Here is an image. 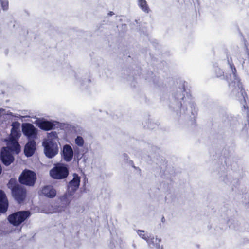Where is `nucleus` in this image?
Returning a JSON list of instances; mask_svg holds the SVG:
<instances>
[{
	"label": "nucleus",
	"mask_w": 249,
	"mask_h": 249,
	"mask_svg": "<svg viewBox=\"0 0 249 249\" xmlns=\"http://www.w3.org/2000/svg\"><path fill=\"white\" fill-rule=\"evenodd\" d=\"M20 125V124L18 122L12 123L9 141L7 142V146L3 147L1 150V159L3 164L6 166L9 165L14 160V157L11 152L15 151L17 154L20 152V147L18 142V139L21 135Z\"/></svg>",
	"instance_id": "nucleus-1"
},
{
	"label": "nucleus",
	"mask_w": 249,
	"mask_h": 249,
	"mask_svg": "<svg viewBox=\"0 0 249 249\" xmlns=\"http://www.w3.org/2000/svg\"><path fill=\"white\" fill-rule=\"evenodd\" d=\"M80 178L76 174L73 175V179L70 181L68 187V194L65 195L62 201L66 204H69L72 199V194L79 188Z\"/></svg>",
	"instance_id": "nucleus-2"
},
{
	"label": "nucleus",
	"mask_w": 249,
	"mask_h": 249,
	"mask_svg": "<svg viewBox=\"0 0 249 249\" xmlns=\"http://www.w3.org/2000/svg\"><path fill=\"white\" fill-rule=\"evenodd\" d=\"M69 174L67 166L65 164L59 163L50 171L51 177L56 179H61L67 178Z\"/></svg>",
	"instance_id": "nucleus-3"
},
{
	"label": "nucleus",
	"mask_w": 249,
	"mask_h": 249,
	"mask_svg": "<svg viewBox=\"0 0 249 249\" xmlns=\"http://www.w3.org/2000/svg\"><path fill=\"white\" fill-rule=\"evenodd\" d=\"M15 180L11 179L8 184V187L12 189L13 196L18 202L22 201L26 196V190L22 187L18 185H13Z\"/></svg>",
	"instance_id": "nucleus-4"
},
{
	"label": "nucleus",
	"mask_w": 249,
	"mask_h": 249,
	"mask_svg": "<svg viewBox=\"0 0 249 249\" xmlns=\"http://www.w3.org/2000/svg\"><path fill=\"white\" fill-rule=\"evenodd\" d=\"M30 214L29 211H20L10 215L8 220L10 223L18 226L28 218Z\"/></svg>",
	"instance_id": "nucleus-5"
},
{
	"label": "nucleus",
	"mask_w": 249,
	"mask_h": 249,
	"mask_svg": "<svg viewBox=\"0 0 249 249\" xmlns=\"http://www.w3.org/2000/svg\"><path fill=\"white\" fill-rule=\"evenodd\" d=\"M21 183L28 186H33L36 180V174L33 171L25 170L19 177Z\"/></svg>",
	"instance_id": "nucleus-6"
},
{
	"label": "nucleus",
	"mask_w": 249,
	"mask_h": 249,
	"mask_svg": "<svg viewBox=\"0 0 249 249\" xmlns=\"http://www.w3.org/2000/svg\"><path fill=\"white\" fill-rule=\"evenodd\" d=\"M22 131L29 140H34L36 138L37 129L30 123H23L22 124Z\"/></svg>",
	"instance_id": "nucleus-7"
},
{
	"label": "nucleus",
	"mask_w": 249,
	"mask_h": 249,
	"mask_svg": "<svg viewBox=\"0 0 249 249\" xmlns=\"http://www.w3.org/2000/svg\"><path fill=\"white\" fill-rule=\"evenodd\" d=\"M231 71H232V74L230 75V77H227V80L229 82V86L231 89H238L240 90L242 88V85L240 83V81L236 75V69L231 64H230Z\"/></svg>",
	"instance_id": "nucleus-8"
},
{
	"label": "nucleus",
	"mask_w": 249,
	"mask_h": 249,
	"mask_svg": "<svg viewBox=\"0 0 249 249\" xmlns=\"http://www.w3.org/2000/svg\"><path fill=\"white\" fill-rule=\"evenodd\" d=\"M43 145L44 147V153L48 158H52L58 152V147L57 143H43Z\"/></svg>",
	"instance_id": "nucleus-9"
},
{
	"label": "nucleus",
	"mask_w": 249,
	"mask_h": 249,
	"mask_svg": "<svg viewBox=\"0 0 249 249\" xmlns=\"http://www.w3.org/2000/svg\"><path fill=\"white\" fill-rule=\"evenodd\" d=\"M141 238L145 239L151 247H155L157 249L160 248V239L154 234H140Z\"/></svg>",
	"instance_id": "nucleus-10"
},
{
	"label": "nucleus",
	"mask_w": 249,
	"mask_h": 249,
	"mask_svg": "<svg viewBox=\"0 0 249 249\" xmlns=\"http://www.w3.org/2000/svg\"><path fill=\"white\" fill-rule=\"evenodd\" d=\"M36 124L39 128L45 131L51 130L54 126V124L53 122L42 119L36 120Z\"/></svg>",
	"instance_id": "nucleus-11"
},
{
	"label": "nucleus",
	"mask_w": 249,
	"mask_h": 249,
	"mask_svg": "<svg viewBox=\"0 0 249 249\" xmlns=\"http://www.w3.org/2000/svg\"><path fill=\"white\" fill-rule=\"evenodd\" d=\"M73 156V151L71 147L68 144L63 146L62 151V157L64 160L67 161H70Z\"/></svg>",
	"instance_id": "nucleus-12"
},
{
	"label": "nucleus",
	"mask_w": 249,
	"mask_h": 249,
	"mask_svg": "<svg viewBox=\"0 0 249 249\" xmlns=\"http://www.w3.org/2000/svg\"><path fill=\"white\" fill-rule=\"evenodd\" d=\"M36 148V143L34 140L29 141L26 144L24 148V153L27 157H30L33 155Z\"/></svg>",
	"instance_id": "nucleus-13"
},
{
	"label": "nucleus",
	"mask_w": 249,
	"mask_h": 249,
	"mask_svg": "<svg viewBox=\"0 0 249 249\" xmlns=\"http://www.w3.org/2000/svg\"><path fill=\"white\" fill-rule=\"evenodd\" d=\"M8 207V200L4 192L0 190V212H5Z\"/></svg>",
	"instance_id": "nucleus-14"
},
{
	"label": "nucleus",
	"mask_w": 249,
	"mask_h": 249,
	"mask_svg": "<svg viewBox=\"0 0 249 249\" xmlns=\"http://www.w3.org/2000/svg\"><path fill=\"white\" fill-rule=\"evenodd\" d=\"M56 193L55 190L50 185L44 187L41 190V194L43 195L50 198L54 197Z\"/></svg>",
	"instance_id": "nucleus-15"
},
{
	"label": "nucleus",
	"mask_w": 249,
	"mask_h": 249,
	"mask_svg": "<svg viewBox=\"0 0 249 249\" xmlns=\"http://www.w3.org/2000/svg\"><path fill=\"white\" fill-rule=\"evenodd\" d=\"M58 141V138L56 132H51L48 133L47 137L43 141V143L54 144L57 143Z\"/></svg>",
	"instance_id": "nucleus-16"
},
{
	"label": "nucleus",
	"mask_w": 249,
	"mask_h": 249,
	"mask_svg": "<svg viewBox=\"0 0 249 249\" xmlns=\"http://www.w3.org/2000/svg\"><path fill=\"white\" fill-rule=\"evenodd\" d=\"M138 5L141 9L146 13H148L149 8L145 0H138Z\"/></svg>",
	"instance_id": "nucleus-17"
},
{
	"label": "nucleus",
	"mask_w": 249,
	"mask_h": 249,
	"mask_svg": "<svg viewBox=\"0 0 249 249\" xmlns=\"http://www.w3.org/2000/svg\"><path fill=\"white\" fill-rule=\"evenodd\" d=\"M236 91H240V92L238 93L239 95H241L242 98L240 100L239 99V100H240L241 102L243 104L244 102H246V94L244 90L242 89V87L241 88L240 90H238V89H234Z\"/></svg>",
	"instance_id": "nucleus-18"
},
{
	"label": "nucleus",
	"mask_w": 249,
	"mask_h": 249,
	"mask_svg": "<svg viewBox=\"0 0 249 249\" xmlns=\"http://www.w3.org/2000/svg\"><path fill=\"white\" fill-rule=\"evenodd\" d=\"M75 142L77 146L82 147L84 143V141L82 137L78 136L75 140Z\"/></svg>",
	"instance_id": "nucleus-19"
},
{
	"label": "nucleus",
	"mask_w": 249,
	"mask_h": 249,
	"mask_svg": "<svg viewBox=\"0 0 249 249\" xmlns=\"http://www.w3.org/2000/svg\"><path fill=\"white\" fill-rule=\"evenodd\" d=\"M7 115H9V116H14L15 117H16V118H20V119H22L23 118H29L30 117V116L29 115H19V114H16L15 115H13L12 113L10 112V113H7Z\"/></svg>",
	"instance_id": "nucleus-20"
},
{
	"label": "nucleus",
	"mask_w": 249,
	"mask_h": 249,
	"mask_svg": "<svg viewBox=\"0 0 249 249\" xmlns=\"http://www.w3.org/2000/svg\"><path fill=\"white\" fill-rule=\"evenodd\" d=\"M1 6L4 10H7L8 7V2L7 0H0Z\"/></svg>",
	"instance_id": "nucleus-21"
},
{
	"label": "nucleus",
	"mask_w": 249,
	"mask_h": 249,
	"mask_svg": "<svg viewBox=\"0 0 249 249\" xmlns=\"http://www.w3.org/2000/svg\"><path fill=\"white\" fill-rule=\"evenodd\" d=\"M56 212H57V211H47V212H46L45 213H56Z\"/></svg>",
	"instance_id": "nucleus-22"
},
{
	"label": "nucleus",
	"mask_w": 249,
	"mask_h": 249,
	"mask_svg": "<svg viewBox=\"0 0 249 249\" xmlns=\"http://www.w3.org/2000/svg\"><path fill=\"white\" fill-rule=\"evenodd\" d=\"M23 115H30L29 113H27L26 112L22 113Z\"/></svg>",
	"instance_id": "nucleus-23"
},
{
	"label": "nucleus",
	"mask_w": 249,
	"mask_h": 249,
	"mask_svg": "<svg viewBox=\"0 0 249 249\" xmlns=\"http://www.w3.org/2000/svg\"><path fill=\"white\" fill-rule=\"evenodd\" d=\"M109 15L111 16L113 14V12H110L109 14H108Z\"/></svg>",
	"instance_id": "nucleus-24"
},
{
	"label": "nucleus",
	"mask_w": 249,
	"mask_h": 249,
	"mask_svg": "<svg viewBox=\"0 0 249 249\" xmlns=\"http://www.w3.org/2000/svg\"><path fill=\"white\" fill-rule=\"evenodd\" d=\"M3 111V109H0V113H2Z\"/></svg>",
	"instance_id": "nucleus-25"
},
{
	"label": "nucleus",
	"mask_w": 249,
	"mask_h": 249,
	"mask_svg": "<svg viewBox=\"0 0 249 249\" xmlns=\"http://www.w3.org/2000/svg\"><path fill=\"white\" fill-rule=\"evenodd\" d=\"M164 220V217H162V221L163 222Z\"/></svg>",
	"instance_id": "nucleus-26"
},
{
	"label": "nucleus",
	"mask_w": 249,
	"mask_h": 249,
	"mask_svg": "<svg viewBox=\"0 0 249 249\" xmlns=\"http://www.w3.org/2000/svg\"><path fill=\"white\" fill-rule=\"evenodd\" d=\"M244 109H246V107L244 105Z\"/></svg>",
	"instance_id": "nucleus-27"
}]
</instances>
